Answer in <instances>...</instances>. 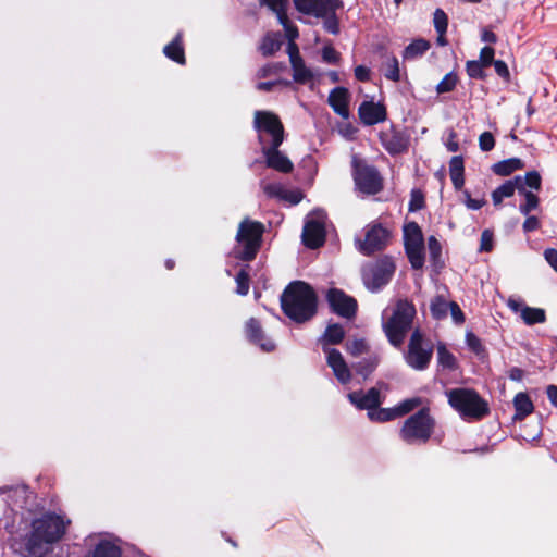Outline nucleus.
I'll use <instances>...</instances> for the list:
<instances>
[{"instance_id":"f257e3e1","label":"nucleus","mask_w":557,"mask_h":557,"mask_svg":"<svg viewBox=\"0 0 557 557\" xmlns=\"http://www.w3.org/2000/svg\"><path fill=\"white\" fill-rule=\"evenodd\" d=\"M70 524L64 517L47 513L32 522V531L26 537L25 547L33 557H42L53 543L60 541Z\"/></svg>"},{"instance_id":"f03ea898","label":"nucleus","mask_w":557,"mask_h":557,"mask_svg":"<svg viewBox=\"0 0 557 557\" xmlns=\"http://www.w3.org/2000/svg\"><path fill=\"white\" fill-rule=\"evenodd\" d=\"M284 313L295 322L310 320L317 311V297L313 289L304 282L290 283L281 296Z\"/></svg>"},{"instance_id":"7ed1b4c3","label":"nucleus","mask_w":557,"mask_h":557,"mask_svg":"<svg viewBox=\"0 0 557 557\" xmlns=\"http://www.w3.org/2000/svg\"><path fill=\"white\" fill-rule=\"evenodd\" d=\"M416 313L413 304L406 299L398 300L388 315L385 311L382 327L391 345L395 347L403 345L407 333L412 327Z\"/></svg>"},{"instance_id":"20e7f679","label":"nucleus","mask_w":557,"mask_h":557,"mask_svg":"<svg viewBox=\"0 0 557 557\" xmlns=\"http://www.w3.org/2000/svg\"><path fill=\"white\" fill-rule=\"evenodd\" d=\"M263 231L260 222L244 219L236 234L238 247L234 249L235 258L247 261L253 259L260 248Z\"/></svg>"},{"instance_id":"39448f33","label":"nucleus","mask_w":557,"mask_h":557,"mask_svg":"<svg viewBox=\"0 0 557 557\" xmlns=\"http://www.w3.org/2000/svg\"><path fill=\"white\" fill-rule=\"evenodd\" d=\"M450 406L462 417L481 419L488 412L487 404L479 394L468 388H454L447 392Z\"/></svg>"},{"instance_id":"423d86ee","label":"nucleus","mask_w":557,"mask_h":557,"mask_svg":"<svg viewBox=\"0 0 557 557\" xmlns=\"http://www.w3.org/2000/svg\"><path fill=\"white\" fill-rule=\"evenodd\" d=\"M434 420L426 409L409 417L399 431L400 438L408 444H424L433 433Z\"/></svg>"},{"instance_id":"0eeeda50","label":"nucleus","mask_w":557,"mask_h":557,"mask_svg":"<svg viewBox=\"0 0 557 557\" xmlns=\"http://www.w3.org/2000/svg\"><path fill=\"white\" fill-rule=\"evenodd\" d=\"M261 148L263 146H281L284 140V128L278 116L270 111H256L253 120Z\"/></svg>"},{"instance_id":"6e6552de","label":"nucleus","mask_w":557,"mask_h":557,"mask_svg":"<svg viewBox=\"0 0 557 557\" xmlns=\"http://www.w3.org/2000/svg\"><path fill=\"white\" fill-rule=\"evenodd\" d=\"M432 356L433 345L424 339L419 330H414L404 355L406 363L417 371H423L429 367Z\"/></svg>"},{"instance_id":"1a4fd4ad","label":"nucleus","mask_w":557,"mask_h":557,"mask_svg":"<svg viewBox=\"0 0 557 557\" xmlns=\"http://www.w3.org/2000/svg\"><path fill=\"white\" fill-rule=\"evenodd\" d=\"M395 263L393 259L385 256L362 269V280L366 287L371 292H377L385 286L395 272Z\"/></svg>"},{"instance_id":"9d476101","label":"nucleus","mask_w":557,"mask_h":557,"mask_svg":"<svg viewBox=\"0 0 557 557\" xmlns=\"http://www.w3.org/2000/svg\"><path fill=\"white\" fill-rule=\"evenodd\" d=\"M354 180L357 188L366 195H375L383 188L379 171L364 161L354 159Z\"/></svg>"},{"instance_id":"9b49d317","label":"nucleus","mask_w":557,"mask_h":557,"mask_svg":"<svg viewBox=\"0 0 557 557\" xmlns=\"http://www.w3.org/2000/svg\"><path fill=\"white\" fill-rule=\"evenodd\" d=\"M325 219L323 210H314L307 216L302 230V242L307 247L314 249L324 244Z\"/></svg>"},{"instance_id":"f8f14e48","label":"nucleus","mask_w":557,"mask_h":557,"mask_svg":"<svg viewBox=\"0 0 557 557\" xmlns=\"http://www.w3.org/2000/svg\"><path fill=\"white\" fill-rule=\"evenodd\" d=\"M388 242V232L380 224L369 225L366 228L364 240L356 239L357 249L366 255L383 249Z\"/></svg>"},{"instance_id":"ddd939ff","label":"nucleus","mask_w":557,"mask_h":557,"mask_svg":"<svg viewBox=\"0 0 557 557\" xmlns=\"http://www.w3.org/2000/svg\"><path fill=\"white\" fill-rule=\"evenodd\" d=\"M295 8L302 14L315 17L326 16L342 7L341 0H294Z\"/></svg>"},{"instance_id":"4468645a","label":"nucleus","mask_w":557,"mask_h":557,"mask_svg":"<svg viewBox=\"0 0 557 557\" xmlns=\"http://www.w3.org/2000/svg\"><path fill=\"white\" fill-rule=\"evenodd\" d=\"M326 298L330 307L336 314L347 319L355 317L357 301L352 297L339 289L332 288L327 292Z\"/></svg>"},{"instance_id":"2eb2a0df","label":"nucleus","mask_w":557,"mask_h":557,"mask_svg":"<svg viewBox=\"0 0 557 557\" xmlns=\"http://www.w3.org/2000/svg\"><path fill=\"white\" fill-rule=\"evenodd\" d=\"M326 363L332 369L336 380L341 384H348L351 381V371L339 350L323 346Z\"/></svg>"},{"instance_id":"dca6fc26","label":"nucleus","mask_w":557,"mask_h":557,"mask_svg":"<svg viewBox=\"0 0 557 557\" xmlns=\"http://www.w3.org/2000/svg\"><path fill=\"white\" fill-rule=\"evenodd\" d=\"M280 146L269 145L263 146L261 151L265 158V163L269 168L274 169L282 173L292 172L294 165L292 161L278 150Z\"/></svg>"},{"instance_id":"f3484780","label":"nucleus","mask_w":557,"mask_h":557,"mask_svg":"<svg viewBox=\"0 0 557 557\" xmlns=\"http://www.w3.org/2000/svg\"><path fill=\"white\" fill-rule=\"evenodd\" d=\"M293 67V78L296 83L307 84L312 81L313 73L308 69L301 57L299 55L298 48L295 44H290L287 47Z\"/></svg>"},{"instance_id":"a211bd4d","label":"nucleus","mask_w":557,"mask_h":557,"mask_svg":"<svg viewBox=\"0 0 557 557\" xmlns=\"http://www.w3.org/2000/svg\"><path fill=\"white\" fill-rule=\"evenodd\" d=\"M358 114L364 125H374L386 119L385 107L373 101H363L358 109Z\"/></svg>"},{"instance_id":"6ab92c4d","label":"nucleus","mask_w":557,"mask_h":557,"mask_svg":"<svg viewBox=\"0 0 557 557\" xmlns=\"http://www.w3.org/2000/svg\"><path fill=\"white\" fill-rule=\"evenodd\" d=\"M246 335L248 339L264 351H272L275 348L273 341L264 334L260 323L255 318H251L246 323Z\"/></svg>"},{"instance_id":"aec40b11","label":"nucleus","mask_w":557,"mask_h":557,"mask_svg":"<svg viewBox=\"0 0 557 557\" xmlns=\"http://www.w3.org/2000/svg\"><path fill=\"white\" fill-rule=\"evenodd\" d=\"M350 99V94L345 87H336L334 88L330 95L327 102L331 108L334 110L343 119L349 117V109L348 103Z\"/></svg>"},{"instance_id":"412c9836","label":"nucleus","mask_w":557,"mask_h":557,"mask_svg":"<svg viewBox=\"0 0 557 557\" xmlns=\"http://www.w3.org/2000/svg\"><path fill=\"white\" fill-rule=\"evenodd\" d=\"M348 398L357 408L368 411L381 404L380 392L375 387L370 388L367 393L352 392L348 394Z\"/></svg>"},{"instance_id":"4be33fe9","label":"nucleus","mask_w":557,"mask_h":557,"mask_svg":"<svg viewBox=\"0 0 557 557\" xmlns=\"http://www.w3.org/2000/svg\"><path fill=\"white\" fill-rule=\"evenodd\" d=\"M519 182H521V176H516L515 178L508 180L503 185L497 187L492 193V200L494 205L498 206L504 198L511 197L515 194V191L518 190L517 184H519Z\"/></svg>"},{"instance_id":"5701e85b","label":"nucleus","mask_w":557,"mask_h":557,"mask_svg":"<svg viewBox=\"0 0 557 557\" xmlns=\"http://www.w3.org/2000/svg\"><path fill=\"white\" fill-rule=\"evenodd\" d=\"M515 419L522 420L533 411V404L525 393H518L513 399Z\"/></svg>"},{"instance_id":"b1692460","label":"nucleus","mask_w":557,"mask_h":557,"mask_svg":"<svg viewBox=\"0 0 557 557\" xmlns=\"http://www.w3.org/2000/svg\"><path fill=\"white\" fill-rule=\"evenodd\" d=\"M345 336V332L342 325L331 324L326 327L324 334L320 337L319 343L325 347L329 345L339 344Z\"/></svg>"},{"instance_id":"393cba45","label":"nucleus","mask_w":557,"mask_h":557,"mask_svg":"<svg viewBox=\"0 0 557 557\" xmlns=\"http://www.w3.org/2000/svg\"><path fill=\"white\" fill-rule=\"evenodd\" d=\"M449 174L454 187L460 189L465 184L462 157L456 156L451 158L449 162Z\"/></svg>"},{"instance_id":"a878e982","label":"nucleus","mask_w":557,"mask_h":557,"mask_svg":"<svg viewBox=\"0 0 557 557\" xmlns=\"http://www.w3.org/2000/svg\"><path fill=\"white\" fill-rule=\"evenodd\" d=\"M523 166L524 164L521 159L510 158L493 164L492 170L497 175L507 176L516 170L522 169Z\"/></svg>"},{"instance_id":"bb28decb","label":"nucleus","mask_w":557,"mask_h":557,"mask_svg":"<svg viewBox=\"0 0 557 557\" xmlns=\"http://www.w3.org/2000/svg\"><path fill=\"white\" fill-rule=\"evenodd\" d=\"M163 52L169 59L184 64L185 54L182 46V35L177 34L174 40L164 47Z\"/></svg>"},{"instance_id":"cd10ccee","label":"nucleus","mask_w":557,"mask_h":557,"mask_svg":"<svg viewBox=\"0 0 557 557\" xmlns=\"http://www.w3.org/2000/svg\"><path fill=\"white\" fill-rule=\"evenodd\" d=\"M87 557H121V549L112 542L100 541Z\"/></svg>"},{"instance_id":"c85d7f7f","label":"nucleus","mask_w":557,"mask_h":557,"mask_svg":"<svg viewBox=\"0 0 557 557\" xmlns=\"http://www.w3.org/2000/svg\"><path fill=\"white\" fill-rule=\"evenodd\" d=\"M430 48V42L425 39H416L409 44L403 53L405 60H412L424 54Z\"/></svg>"},{"instance_id":"c756f323","label":"nucleus","mask_w":557,"mask_h":557,"mask_svg":"<svg viewBox=\"0 0 557 557\" xmlns=\"http://www.w3.org/2000/svg\"><path fill=\"white\" fill-rule=\"evenodd\" d=\"M450 302L443 295L435 296L430 304L431 314L436 320H443L448 314Z\"/></svg>"},{"instance_id":"7c9ffc66","label":"nucleus","mask_w":557,"mask_h":557,"mask_svg":"<svg viewBox=\"0 0 557 557\" xmlns=\"http://www.w3.org/2000/svg\"><path fill=\"white\" fill-rule=\"evenodd\" d=\"M282 46V37L280 33H269L264 36L260 50L263 55H271L277 50H280Z\"/></svg>"},{"instance_id":"2f4dec72","label":"nucleus","mask_w":557,"mask_h":557,"mask_svg":"<svg viewBox=\"0 0 557 557\" xmlns=\"http://www.w3.org/2000/svg\"><path fill=\"white\" fill-rule=\"evenodd\" d=\"M404 242L405 246L423 243L421 228L416 222L407 223L404 226Z\"/></svg>"},{"instance_id":"473e14b6","label":"nucleus","mask_w":557,"mask_h":557,"mask_svg":"<svg viewBox=\"0 0 557 557\" xmlns=\"http://www.w3.org/2000/svg\"><path fill=\"white\" fill-rule=\"evenodd\" d=\"M406 253L408 256V259L414 269H421L424 264V245L417 244V245H408L405 246Z\"/></svg>"},{"instance_id":"72a5a7b5","label":"nucleus","mask_w":557,"mask_h":557,"mask_svg":"<svg viewBox=\"0 0 557 557\" xmlns=\"http://www.w3.org/2000/svg\"><path fill=\"white\" fill-rule=\"evenodd\" d=\"M382 70H383L384 76L387 79H391L393 82L399 81V78H400L399 63L395 55L386 57V59L382 65Z\"/></svg>"},{"instance_id":"f704fd0d","label":"nucleus","mask_w":557,"mask_h":557,"mask_svg":"<svg viewBox=\"0 0 557 557\" xmlns=\"http://www.w3.org/2000/svg\"><path fill=\"white\" fill-rule=\"evenodd\" d=\"M521 318L528 325L542 323L545 321V312L543 309L523 307L521 309Z\"/></svg>"},{"instance_id":"c9c22d12","label":"nucleus","mask_w":557,"mask_h":557,"mask_svg":"<svg viewBox=\"0 0 557 557\" xmlns=\"http://www.w3.org/2000/svg\"><path fill=\"white\" fill-rule=\"evenodd\" d=\"M368 417L371 421L375 422H386L394 420L397 417L395 408H373L368 411Z\"/></svg>"},{"instance_id":"e433bc0d","label":"nucleus","mask_w":557,"mask_h":557,"mask_svg":"<svg viewBox=\"0 0 557 557\" xmlns=\"http://www.w3.org/2000/svg\"><path fill=\"white\" fill-rule=\"evenodd\" d=\"M518 191L524 193L525 187L529 186L532 189L539 190L541 188V176L536 171L528 172L524 176H521V182H519Z\"/></svg>"},{"instance_id":"4c0bfd02","label":"nucleus","mask_w":557,"mask_h":557,"mask_svg":"<svg viewBox=\"0 0 557 557\" xmlns=\"http://www.w3.org/2000/svg\"><path fill=\"white\" fill-rule=\"evenodd\" d=\"M383 145L385 149L392 154L400 153L407 148L406 141L398 135H393L391 138L385 139Z\"/></svg>"},{"instance_id":"58836bf2","label":"nucleus","mask_w":557,"mask_h":557,"mask_svg":"<svg viewBox=\"0 0 557 557\" xmlns=\"http://www.w3.org/2000/svg\"><path fill=\"white\" fill-rule=\"evenodd\" d=\"M369 349L367 342L363 338L349 339L346 343V350L354 357L366 354Z\"/></svg>"},{"instance_id":"ea45409f","label":"nucleus","mask_w":557,"mask_h":557,"mask_svg":"<svg viewBox=\"0 0 557 557\" xmlns=\"http://www.w3.org/2000/svg\"><path fill=\"white\" fill-rule=\"evenodd\" d=\"M379 363L377 357H371L369 359H363L359 361L355 368L358 374L362 375L364 379L368 377L376 368Z\"/></svg>"},{"instance_id":"a19ab883","label":"nucleus","mask_w":557,"mask_h":557,"mask_svg":"<svg viewBox=\"0 0 557 557\" xmlns=\"http://www.w3.org/2000/svg\"><path fill=\"white\" fill-rule=\"evenodd\" d=\"M521 194L524 196V202L520 205L519 211L523 215H529L531 211L539 207V197L531 191H524Z\"/></svg>"},{"instance_id":"79ce46f5","label":"nucleus","mask_w":557,"mask_h":557,"mask_svg":"<svg viewBox=\"0 0 557 557\" xmlns=\"http://www.w3.org/2000/svg\"><path fill=\"white\" fill-rule=\"evenodd\" d=\"M420 404H421V399L418 397H413V398H409V399L401 401L394 408L396 410L397 417H401V416L410 412L418 406H420Z\"/></svg>"},{"instance_id":"37998d69","label":"nucleus","mask_w":557,"mask_h":557,"mask_svg":"<svg viewBox=\"0 0 557 557\" xmlns=\"http://www.w3.org/2000/svg\"><path fill=\"white\" fill-rule=\"evenodd\" d=\"M277 20H278L280 24L284 27L285 35H286V37L289 40L288 45L294 44V40L299 35L297 27L289 22V20H288L286 14L277 17Z\"/></svg>"},{"instance_id":"c03bdc74","label":"nucleus","mask_w":557,"mask_h":557,"mask_svg":"<svg viewBox=\"0 0 557 557\" xmlns=\"http://www.w3.org/2000/svg\"><path fill=\"white\" fill-rule=\"evenodd\" d=\"M437 359L444 368L453 369L455 367V357L445 348L444 345L437 347Z\"/></svg>"},{"instance_id":"a18cd8bd","label":"nucleus","mask_w":557,"mask_h":557,"mask_svg":"<svg viewBox=\"0 0 557 557\" xmlns=\"http://www.w3.org/2000/svg\"><path fill=\"white\" fill-rule=\"evenodd\" d=\"M433 23L437 33H446L448 26V18L442 9H436L433 14Z\"/></svg>"},{"instance_id":"49530a36","label":"nucleus","mask_w":557,"mask_h":557,"mask_svg":"<svg viewBox=\"0 0 557 557\" xmlns=\"http://www.w3.org/2000/svg\"><path fill=\"white\" fill-rule=\"evenodd\" d=\"M457 84V76L453 73H448L444 76V78L437 84L436 91L438 94H444L453 90Z\"/></svg>"},{"instance_id":"de8ad7c7","label":"nucleus","mask_w":557,"mask_h":557,"mask_svg":"<svg viewBox=\"0 0 557 557\" xmlns=\"http://www.w3.org/2000/svg\"><path fill=\"white\" fill-rule=\"evenodd\" d=\"M260 3L272 10L277 17L286 14L287 0H260Z\"/></svg>"},{"instance_id":"09e8293b","label":"nucleus","mask_w":557,"mask_h":557,"mask_svg":"<svg viewBox=\"0 0 557 557\" xmlns=\"http://www.w3.org/2000/svg\"><path fill=\"white\" fill-rule=\"evenodd\" d=\"M483 67L485 66L480 61L476 60L468 61L466 64L468 75L472 78L478 79H482L485 76Z\"/></svg>"},{"instance_id":"8fccbe9b","label":"nucleus","mask_w":557,"mask_h":557,"mask_svg":"<svg viewBox=\"0 0 557 557\" xmlns=\"http://www.w3.org/2000/svg\"><path fill=\"white\" fill-rule=\"evenodd\" d=\"M236 284H237V294L238 295H242V296H245L248 294V290H249V276H248V273L244 270H242L237 275H236Z\"/></svg>"},{"instance_id":"3c124183","label":"nucleus","mask_w":557,"mask_h":557,"mask_svg":"<svg viewBox=\"0 0 557 557\" xmlns=\"http://www.w3.org/2000/svg\"><path fill=\"white\" fill-rule=\"evenodd\" d=\"M262 189H263L264 194L268 195L269 197H275V198L281 199L285 187L282 184L270 183V184H264L262 186Z\"/></svg>"},{"instance_id":"603ef678","label":"nucleus","mask_w":557,"mask_h":557,"mask_svg":"<svg viewBox=\"0 0 557 557\" xmlns=\"http://www.w3.org/2000/svg\"><path fill=\"white\" fill-rule=\"evenodd\" d=\"M479 146L482 151H491L495 146V139L492 133L484 132L479 137Z\"/></svg>"},{"instance_id":"864d4df0","label":"nucleus","mask_w":557,"mask_h":557,"mask_svg":"<svg viewBox=\"0 0 557 557\" xmlns=\"http://www.w3.org/2000/svg\"><path fill=\"white\" fill-rule=\"evenodd\" d=\"M424 205L423 195L420 190L413 189L409 201V211H418L422 209Z\"/></svg>"},{"instance_id":"5fc2aeb1","label":"nucleus","mask_w":557,"mask_h":557,"mask_svg":"<svg viewBox=\"0 0 557 557\" xmlns=\"http://www.w3.org/2000/svg\"><path fill=\"white\" fill-rule=\"evenodd\" d=\"M322 18H325L324 21V28L331 34L336 35L339 32L338 21L335 16V12L330 13L326 16H321Z\"/></svg>"},{"instance_id":"6e6d98bb","label":"nucleus","mask_w":557,"mask_h":557,"mask_svg":"<svg viewBox=\"0 0 557 557\" xmlns=\"http://www.w3.org/2000/svg\"><path fill=\"white\" fill-rule=\"evenodd\" d=\"M448 311L450 312V317L455 324L461 325L465 322V314L457 302H450Z\"/></svg>"},{"instance_id":"4d7b16f0","label":"nucleus","mask_w":557,"mask_h":557,"mask_svg":"<svg viewBox=\"0 0 557 557\" xmlns=\"http://www.w3.org/2000/svg\"><path fill=\"white\" fill-rule=\"evenodd\" d=\"M322 58L326 63L335 64L339 60V54L332 46H325L322 50Z\"/></svg>"},{"instance_id":"13d9d810","label":"nucleus","mask_w":557,"mask_h":557,"mask_svg":"<svg viewBox=\"0 0 557 557\" xmlns=\"http://www.w3.org/2000/svg\"><path fill=\"white\" fill-rule=\"evenodd\" d=\"M282 200L288 201L290 205H297L302 199V194L298 189H284Z\"/></svg>"},{"instance_id":"bf43d9fd","label":"nucleus","mask_w":557,"mask_h":557,"mask_svg":"<svg viewBox=\"0 0 557 557\" xmlns=\"http://www.w3.org/2000/svg\"><path fill=\"white\" fill-rule=\"evenodd\" d=\"M467 345L478 355L483 351L481 341L471 332L466 334Z\"/></svg>"},{"instance_id":"052dcab7","label":"nucleus","mask_w":557,"mask_h":557,"mask_svg":"<svg viewBox=\"0 0 557 557\" xmlns=\"http://www.w3.org/2000/svg\"><path fill=\"white\" fill-rule=\"evenodd\" d=\"M494 49L492 47H484L480 52V61L484 66H490L494 62Z\"/></svg>"},{"instance_id":"680f3d73","label":"nucleus","mask_w":557,"mask_h":557,"mask_svg":"<svg viewBox=\"0 0 557 557\" xmlns=\"http://www.w3.org/2000/svg\"><path fill=\"white\" fill-rule=\"evenodd\" d=\"M493 248V233L488 230H485L481 234V251H491Z\"/></svg>"},{"instance_id":"e2e57ef3","label":"nucleus","mask_w":557,"mask_h":557,"mask_svg":"<svg viewBox=\"0 0 557 557\" xmlns=\"http://www.w3.org/2000/svg\"><path fill=\"white\" fill-rule=\"evenodd\" d=\"M282 69L283 66L280 63L267 64L259 70V76L265 77L272 74H277Z\"/></svg>"},{"instance_id":"0e129e2a","label":"nucleus","mask_w":557,"mask_h":557,"mask_svg":"<svg viewBox=\"0 0 557 557\" xmlns=\"http://www.w3.org/2000/svg\"><path fill=\"white\" fill-rule=\"evenodd\" d=\"M428 246L432 259H437L441 255L442 249L440 242L434 236H430L428 239Z\"/></svg>"},{"instance_id":"69168bd1","label":"nucleus","mask_w":557,"mask_h":557,"mask_svg":"<svg viewBox=\"0 0 557 557\" xmlns=\"http://www.w3.org/2000/svg\"><path fill=\"white\" fill-rule=\"evenodd\" d=\"M544 258L547 263L557 272V250L548 248L544 251Z\"/></svg>"},{"instance_id":"338daca9","label":"nucleus","mask_w":557,"mask_h":557,"mask_svg":"<svg viewBox=\"0 0 557 557\" xmlns=\"http://www.w3.org/2000/svg\"><path fill=\"white\" fill-rule=\"evenodd\" d=\"M527 219L523 223V231L524 232H532V231H535L540 227V221L536 216H529V215H525Z\"/></svg>"},{"instance_id":"774afa93","label":"nucleus","mask_w":557,"mask_h":557,"mask_svg":"<svg viewBox=\"0 0 557 557\" xmlns=\"http://www.w3.org/2000/svg\"><path fill=\"white\" fill-rule=\"evenodd\" d=\"M493 65H494L495 72L500 77H504V78H508L509 77V70H508L507 64L504 61L496 60V61L493 62Z\"/></svg>"}]
</instances>
